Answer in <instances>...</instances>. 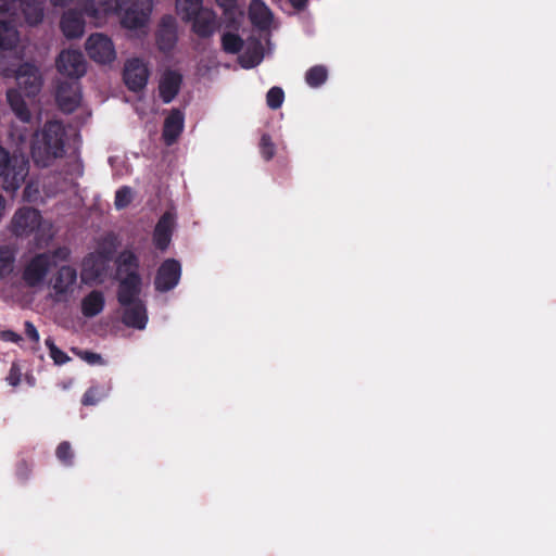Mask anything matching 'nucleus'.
I'll return each mask as SVG.
<instances>
[{
	"label": "nucleus",
	"instance_id": "14",
	"mask_svg": "<svg viewBox=\"0 0 556 556\" xmlns=\"http://www.w3.org/2000/svg\"><path fill=\"white\" fill-rule=\"evenodd\" d=\"M185 21L192 22V30L200 38H210L216 31L218 24L216 14L210 9H201Z\"/></svg>",
	"mask_w": 556,
	"mask_h": 556
},
{
	"label": "nucleus",
	"instance_id": "15",
	"mask_svg": "<svg viewBox=\"0 0 556 556\" xmlns=\"http://www.w3.org/2000/svg\"><path fill=\"white\" fill-rule=\"evenodd\" d=\"M84 15H86L80 8V10L71 9L63 13L60 22V27L63 35L68 39L79 38L84 35L85 31V20Z\"/></svg>",
	"mask_w": 556,
	"mask_h": 556
},
{
	"label": "nucleus",
	"instance_id": "27",
	"mask_svg": "<svg viewBox=\"0 0 556 556\" xmlns=\"http://www.w3.org/2000/svg\"><path fill=\"white\" fill-rule=\"evenodd\" d=\"M17 42V30L12 21H0V49L12 50Z\"/></svg>",
	"mask_w": 556,
	"mask_h": 556
},
{
	"label": "nucleus",
	"instance_id": "31",
	"mask_svg": "<svg viewBox=\"0 0 556 556\" xmlns=\"http://www.w3.org/2000/svg\"><path fill=\"white\" fill-rule=\"evenodd\" d=\"M55 456L64 466H72L74 464V452L71 443L68 441H62L56 446Z\"/></svg>",
	"mask_w": 556,
	"mask_h": 556
},
{
	"label": "nucleus",
	"instance_id": "39",
	"mask_svg": "<svg viewBox=\"0 0 556 556\" xmlns=\"http://www.w3.org/2000/svg\"><path fill=\"white\" fill-rule=\"evenodd\" d=\"M21 376H22V374H21V368H20L18 364L17 363H13L11 365L9 375L7 377V381L12 387H16L21 382Z\"/></svg>",
	"mask_w": 556,
	"mask_h": 556
},
{
	"label": "nucleus",
	"instance_id": "49",
	"mask_svg": "<svg viewBox=\"0 0 556 556\" xmlns=\"http://www.w3.org/2000/svg\"><path fill=\"white\" fill-rule=\"evenodd\" d=\"M7 201L2 194H0V220L2 219L5 211Z\"/></svg>",
	"mask_w": 556,
	"mask_h": 556
},
{
	"label": "nucleus",
	"instance_id": "34",
	"mask_svg": "<svg viewBox=\"0 0 556 556\" xmlns=\"http://www.w3.org/2000/svg\"><path fill=\"white\" fill-rule=\"evenodd\" d=\"M285 100V92L280 87H271L266 94L267 106L271 110L281 108Z\"/></svg>",
	"mask_w": 556,
	"mask_h": 556
},
{
	"label": "nucleus",
	"instance_id": "22",
	"mask_svg": "<svg viewBox=\"0 0 556 556\" xmlns=\"http://www.w3.org/2000/svg\"><path fill=\"white\" fill-rule=\"evenodd\" d=\"M116 277L139 274L140 261L131 250H123L115 260Z\"/></svg>",
	"mask_w": 556,
	"mask_h": 556
},
{
	"label": "nucleus",
	"instance_id": "6",
	"mask_svg": "<svg viewBox=\"0 0 556 556\" xmlns=\"http://www.w3.org/2000/svg\"><path fill=\"white\" fill-rule=\"evenodd\" d=\"M85 49L88 56L99 64H110L116 58V52L112 40L100 33L88 37Z\"/></svg>",
	"mask_w": 556,
	"mask_h": 556
},
{
	"label": "nucleus",
	"instance_id": "16",
	"mask_svg": "<svg viewBox=\"0 0 556 556\" xmlns=\"http://www.w3.org/2000/svg\"><path fill=\"white\" fill-rule=\"evenodd\" d=\"M123 315L122 323L134 329L142 330L148 323L147 307L142 300L132 302L131 304L122 305Z\"/></svg>",
	"mask_w": 556,
	"mask_h": 556
},
{
	"label": "nucleus",
	"instance_id": "7",
	"mask_svg": "<svg viewBox=\"0 0 556 556\" xmlns=\"http://www.w3.org/2000/svg\"><path fill=\"white\" fill-rule=\"evenodd\" d=\"M55 101L64 113H73L80 104L81 88L78 80L60 81L56 87Z\"/></svg>",
	"mask_w": 556,
	"mask_h": 556
},
{
	"label": "nucleus",
	"instance_id": "33",
	"mask_svg": "<svg viewBox=\"0 0 556 556\" xmlns=\"http://www.w3.org/2000/svg\"><path fill=\"white\" fill-rule=\"evenodd\" d=\"M260 153L265 161H270L276 153V147L268 134H263L258 143Z\"/></svg>",
	"mask_w": 556,
	"mask_h": 556
},
{
	"label": "nucleus",
	"instance_id": "38",
	"mask_svg": "<svg viewBox=\"0 0 556 556\" xmlns=\"http://www.w3.org/2000/svg\"><path fill=\"white\" fill-rule=\"evenodd\" d=\"M20 0H0V14L15 15Z\"/></svg>",
	"mask_w": 556,
	"mask_h": 556
},
{
	"label": "nucleus",
	"instance_id": "43",
	"mask_svg": "<svg viewBox=\"0 0 556 556\" xmlns=\"http://www.w3.org/2000/svg\"><path fill=\"white\" fill-rule=\"evenodd\" d=\"M0 339L4 342H13L18 344L23 339L22 337L14 332L13 330H2L0 331Z\"/></svg>",
	"mask_w": 556,
	"mask_h": 556
},
{
	"label": "nucleus",
	"instance_id": "20",
	"mask_svg": "<svg viewBox=\"0 0 556 556\" xmlns=\"http://www.w3.org/2000/svg\"><path fill=\"white\" fill-rule=\"evenodd\" d=\"M185 115L179 109H173L164 121L162 137L166 146L174 144L184 130Z\"/></svg>",
	"mask_w": 556,
	"mask_h": 556
},
{
	"label": "nucleus",
	"instance_id": "28",
	"mask_svg": "<svg viewBox=\"0 0 556 556\" xmlns=\"http://www.w3.org/2000/svg\"><path fill=\"white\" fill-rule=\"evenodd\" d=\"M243 45L244 41L238 34L227 31L222 36V48L226 53L237 54L242 50Z\"/></svg>",
	"mask_w": 556,
	"mask_h": 556
},
{
	"label": "nucleus",
	"instance_id": "9",
	"mask_svg": "<svg viewBox=\"0 0 556 556\" xmlns=\"http://www.w3.org/2000/svg\"><path fill=\"white\" fill-rule=\"evenodd\" d=\"M181 277V265L175 258L165 260L159 267L154 287L160 292H168L173 290L179 282Z\"/></svg>",
	"mask_w": 556,
	"mask_h": 556
},
{
	"label": "nucleus",
	"instance_id": "35",
	"mask_svg": "<svg viewBox=\"0 0 556 556\" xmlns=\"http://www.w3.org/2000/svg\"><path fill=\"white\" fill-rule=\"evenodd\" d=\"M132 201V190L128 186H123L115 192L114 205L117 210L127 207Z\"/></svg>",
	"mask_w": 556,
	"mask_h": 556
},
{
	"label": "nucleus",
	"instance_id": "8",
	"mask_svg": "<svg viewBox=\"0 0 556 556\" xmlns=\"http://www.w3.org/2000/svg\"><path fill=\"white\" fill-rule=\"evenodd\" d=\"M56 68L60 74L78 80L86 73V61L81 52L64 50L56 59Z\"/></svg>",
	"mask_w": 556,
	"mask_h": 556
},
{
	"label": "nucleus",
	"instance_id": "5",
	"mask_svg": "<svg viewBox=\"0 0 556 556\" xmlns=\"http://www.w3.org/2000/svg\"><path fill=\"white\" fill-rule=\"evenodd\" d=\"M42 216L37 208L23 206L18 208L10 224L11 232L16 237H29L41 225Z\"/></svg>",
	"mask_w": 556,
	"mask_h": 556
},
{
	"label": "nucleus",
	"instance_id": "2",
	"mask_svg": "<svg viewBox=\"0 0 556 556\" xmlns=\"http://www.w3.org/2000/svg\"><path fill=\"white\" fill-rule=\"evenodd\" d=\"M67 132L60 121H47L31 138L30 154L37 167L47 168L64 157Z\"/></svg>",
	"mask_w": 556,
	"mask_h": 556
},
{
	"label": "nucleus",
	"instance_id": "48",
	"mask_svg": "<svg viewBox=\"0 0 556 556\" xmlns=\"http://www.w3.org/2000/svg\"><path fill=\"white\" fill-rule=\"evenodd\" d=\"M53 7L65 8L72 0H50Z\"/></svg>",
	"mask_w": 556,
	"mask_h": 556
},
{
	"label": "nucleus",
	"instance_id": "50",
	"mask_svg": "<svg viewBox=\"0 0 556 556\" xmlns=\"http://www.w3.org/2000/svg\"><path fill=\"white\" fill-rule=\"evenodd\" d=\"M48 350H49V353L53 350V349H56L58 346L55 345L54 341L52 338H47L46 341H45Z\"/></svg>",
	"mask_w": 556,
	"mask_h": 556
},
{
	"label": "nucleus",
	"instance_id": "51",
	"mask_svg": "<svg viewBox=\"0 0 556 556\" xmlns=\"http://www.w3.org/2000/svg\"><path fill=\"white\" fill-rule=\"evenodd\" d=\"M29 189V186L25 187L24 194L26 195L27 191Z\"/></svg>",
	"mask_w": 556,
	"mask_h": 556
},
{
	"label": "nucleus",
	"instance_id": "19",
	"mask_svg": "<svg viewBox=\"0 0 556 556\" xmlns=\"http://www.w3.org/2000/svg\"><path fill=\"white\" fill-rule=\"evenodd\" d=\"M175 226V216L170 212H165L155 225L153 241L159 250L164 251L170 243Z\"/></svg>",
	"mask_w": 556,
	"mask_h": 556
},
{
	"label": "nucleus",
	"instance_id": "11",
	"mask_svg": "<svg viewBox=\"0 0 556 556\" xmlns=\"http://www.w3.org/2000/svg\"><path fill=\"white\" fill-rule=\"evenodd\" d=\"M124 83L132 92H139L147 86L150 72L140 59L128 60L124 68Z\"/></svg>",
	"mask_w": 556,
	"mask_h": 556
},
{
	"label": "nucleus",
	"instance_id": "47",
	"mask_svg": "<svg viewBox=\"0 0 556 556\" xmlns=\"http://www.w3.org/2000/svg\"><path fill=\"white\" fill-rule=\"evenodd\" d=\"M84 173L83 164L80 162H75L73 165V169L70 170V174H75L76 176H81Z\"/></svg>",
	"mask_w": 556,
	"mask_h": 556
},
{
	"label": "nucleus",
	"instance_id": "1",
	"mask_svg": "<svg viewBox=\"0 0 556 556\" xmlns=\"http://www.w3.org/2000/svg\"><path fill=\"white\" fill-rule=\"evenodd\" d=\"M84 13L97 18L112 11L122 13L126 28L138 29L148 22L153 8L152 0H79Z\"/></svg>",
	"mask_w": 556,
	"mask_h": 556
},
{
	"label": "nucleus",
	"instance_id": "36",
	"mask_svg": "<svg viewBox=\"0 0 556 556\" xmlns=\"http://www.w3.org/2000/svg\"><path fill=\"white\" fill-rule=\"evenodd\" d=\"M46 254L49 255V261L54 262V266H56L58 262H66L70 260L71 250L67 247H59L52 251H46Z\"/></svg>",
	"mask_w": 556,
	"mask_h": 556
},
{
	"label": "nucleus",
	"instance_id": "42",
	"mask_svg": "<svg viewBox=\"0 0 556 556\" xmlns=\"http://www.w3.org/2000/svg\"><path fill=\"white\" fill-rule=\"evenodd\" d=\"M50 357L56 365H63L67 363L71 358L67 356L65 352L60 350L59 348L53 349L50 353Z\"/></svg>",
	"mask_w": 556,
	"mask_h": 556
},
{
	"label": "nucleus",
	"instance_id": "46",
	"mask_svg": "<svg viewBox=\"0 0 556 556\" xmlns=\"http://www.w3.org/2000/svg\"><path fill=\"white\" fill-rule=\"evenodd\" d=\"M291 5L296 10H303L308 0H289Z\"/></svg>",
	"mask_w": 556,
	"mask_h": 556
},
{
	"label": "nucleus",
	"instance_id": "41",
	"mask_svg": "<svg viewBox=\"0 0 556 556\" xmlns=\"http://www.w3.org/2000/svg\"><path fill=\"white\" fill-rule=\"evenodd\" d=\"M31 468L26 460L18 462L16 466V476L18 479L25 481L30 475Z\"/></svg>",
	"mask_w": 556,
	"mask_h": 556
},
{
	"label": "nucleus",
	"instance_id": "21",
	"mask_svg": "<svg viewBox=\"0 0 556 556\" xmlns=\"http://www.w3.org/2000/svg\"><path fill=\"white\" fill-rule=\"evenodd\" d=\"M249 17L251 23L262 30L269 28L273 21L270 10L262 0H252L249 8Z\"/></svg>",
	"mask_w": 556,
	"mask_h": 556
},
{
	"label": "nucleus",
	"instance_id": "18",
	"mask_svg": "<svg viewBox=\"0 0 556 556\" xmlns=\"http://www.w3.org/2000/svg\"><path fill=\"white\" fill-rule=\"evenodd\" d=\"M155 37L161 51L168 52L175 47L177 42V29L173 16L165 15L162 17Z\"/></svg>",
	"mask_w": 556,
	"mask_h": 556
},
{
	"label": "nucleus",
	"instance_id": "3",
	"mask_svg": "<svg viewBox=\"0 0 556 556\" xmlns=\"http://www.w3.org/2000/svg\"><path fill=\"white\" fill-rule=\"evenodd\" d=\"M29 162L22 154H11L0 146V184L5 191H16L25 181Z\"/></svg>",
	"mask_w": 556,
	"mask_h": 556
},
{
	"label": "nucleus",
	"instance_id": "26",
	"mask_svg": "<svg viewBox=\"0 0 556 556\" xmlns=\"http://www.w3.org/2000/svg\"><path fill=\"white\" fill-rule=\"evenodd\" d=\"M263 58V46L258 39H254L249 42L245 51L240 55L239 62L243 68H253L262 62Z\"/></svg>",
	"mask_w": 556,
	"mask_h": 556
},
{
	"label": "nucleus",
	"instance_id": "44",
	"mask_svg": "<svg viewBox=\"0 0 556 556\" xmlns=\"http://www.w3.org/2000/svg\"><path fill=\"white\" fill-rule=\"evenodd\" d=\"M225 13L231 12L236 8L237 0H215Z\"/></svg>",
	"mask_w": 556,
	"mask_h": 556
},
{
	"label": "nucleus",
	"instance_id": "10",
	"mask_svg": "<svg viewBox=\"0 0 556 556\" xmlns=\"http://www.w3.org/2000/svg\"><path fill=\"white\" fill-rule=\"evenodd\" d=\"M53 266L54 262L49 261L48 254L45 252L38 253L26 264L22 275L23 280L27 286L36 287L45 280L50 268Z\"/></svg>",
	"mask_w": 556,
	"mask_h": 556
},
{
	"label": "nucleus",
	"instance_id": "37",
	"mask_svg": "<svg viewBox=\"0 0 556 556\" xmlns=\"http://www.w3.org/2000/svg\"><path fill=\"white\" fill-rule=\"evenodd\" d=\"M100 401L99 391L97 388H89L81 397V404L84 406H92L98 404Z\"/></svg>",
	"mask_w": 556,
	"mask_h": 556
},
{
	"label": "nucleus",
	"instance_id": "29",
	"mask_svg": "<svg viewBox=\"0 0 556 556\" xmlns=\"http://www.w3.org/2000/svg\"><path fill=\"white\" fill-rule=\"evenodd\" d=\"M328 77V71L324 65H315L305 74V81L309 87L317 88L321 86Z\"/></svg>",
	"mask_w": 556,
	"mask_h": 556
},
{
	"label": "nucleus",
	"instance_id": "23",
	"mask_svg": "<svg viewBox=\"0 0 556 556\" xmlns=\"http://www.w3.org/2000/svg\"><path fill=\"white\" fill-rule=\"evenodd\" d=\"M105 306L104 294L100 290H92L81 300V314L87 318L99 315Z\"/></svg>",
	"mask_w": 556,
	"mask_h": 556
},
{
	"label": "nucleus",
	"instance_id": "17",
	"mask_svg": "<svg viewBox=\"0 0 556 556\" xmlns=\"http://www.w3.org/2000/svg\"><path fill=\"white\" fill-rule=\"evenodd\" d=\"M182 75L174 70H166L160 79L159 94L164 103H170L179 93Z\"/></svg>",
	"mask_w": 556,
	"mask_h": 556
},
{
	"label": "nucleus",
	"instance_id": "24",
	"mask_svg": "<svg viewBox=\"0 0 556 556\" xmlns=\"http://www.w3.org/2000/svg\"><path fill=\"white\" fill-rule=\"evenodd\" d=\"M7 100L18 121L22 123L30 122V111L18 90L9 89L7 92Z\"/></svg>",
	"mask_w": 556,
	"mask_h": 556
},
{
	"label": "nucleus",
	"instance_id": "12",
	"mask_svg": "<svg viewBox=\"0 0 556 556\" xmlns=\"http://www.w3.org/2000/svg\"><path fill=\"white\" fill-rule=\"evenodd\" d=\"M77 282V270L70 266H61L52 277V289L56 301H64L74 291Z\"/></svg>",
	"mask_w": 556,
	"mask_h": 556
},
{
	"label": "nucleus",
	"instance_id": "45",
	"mask_svg": "<svg viewBox=\"0 0 556 556\" xmlns=\"http://www.w3.org/2000/svg\"><path fill=\"white\" fill-rule=\"evenodd\" d=\"M83 358L90 364H94L96 362L101 359V356L97 353L85 351L83 354Z\"/></svg>",
	"mask_w": 556,
	"mask_h": 556
},
{
	"label": "nucleus",
	"instance_id": "40",
	"mask_svg": "<svg viewBox=\"0 0 556 556\" xmlns=\"http://www.w3.org/2000/svg\"><path fill=\"white\" fill-rule=\"evenodd\" d=\"M24 327H25L26 337L34 343L38 344L39 340H40V336H39V332H38L37 328L35 327V325L31 321L26 320L24 324Z\"/></svg>",
	"mask_w": 556,
	"mask_h": 556
},
{
	"label": "nucleus",
	"instance_id": "4",
	"mask_svg": "<svg viewBox=\"0 0 556 556\" xmlns=\"http://www.w3.org/2000/svg\"><path fill=\"white\" fill-rule=\"evenodd\" d=\"M4 55L0 53V74L5 78H15L20 88L27 97H35L42 86L39 68L30 62L21 63L17 67L4 64Z\"/></svg>",
	"mask_w": 556,
	"mask_h": 556
},
{
	"label": "nucleus",
	"instance_id": "30",
	"mask_svg": "<svg viewBox=\"0 0 556 556\" xmlns=\"http://www.w3.org/2000/svg\"><path fill=\"white\" fill-rule=\"evenodd\" d=\"M15 256L9 247H0V278L8 277L13 271Z\"/></svg>",
	"mask_w": 556,
	"mask_h": 556
},
{
	"label": "nucleus",
	"instance_id": "25",
	"mask_svg": "<svg viewBox=\"0 0 556 556\" xmlns=\"http://www.w3.org/2000/svg\"><path fill=\"white\" fill-rule=\"evenodd\" d=\"M43 0H20V8L27 24L35 26L43 20Z\"/></svg>",
	"mask_w": 556,
	"mask_h": 556
},
{
	"label": "nucleus",
	"instance_id": "32",
	"mask_svg": "<svg viewBox=\"0 0 556 556\" xmlns=\"http://www.w3.org/2000/svg\"><path fill=\"white\" fill-rule=\"evenodd\" d=\"M177 9L181 13L182 18H189L202 8V0H177Z\"/></svg>",
	"mask_w": 556,
	"mask_h": 556
},
{
	"label": "nucleus",
	"instance_id": "13",
	"mask_svg": "<svg viewBox=\"0 0 556 556\" xmlns=\"http://www.w3.org/2000/svg\"><path fill=\"white\" fill-rule=\"evenodd\" d=\"M117 301L119 305L131 304L140 300L142 278L140 274H130L124 277H117Z\"/></svg>",
	"mask_w": 556,
	"mask_h": 556
}]
</instances>
